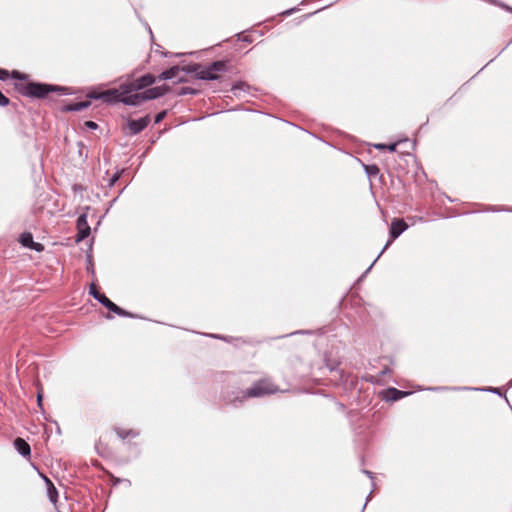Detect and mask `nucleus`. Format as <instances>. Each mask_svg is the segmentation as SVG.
<instances>
[{
	"label": "nucleus",
	"mask_w": 512,
	"mask_h": 512,
	"mask_svg": "<svg viewBox=\"0 0 512 512\" xmlns=\"http://www.w3.org/2000/svg\"><path fill=\"white\" fill-rule=\"evenodd\" d=\"M155 82V77L151 74H146L138 79L126 82L121 85L123 93H132L134 91H140Z\"/></svg>",
	"instance_id": "nucleus-4"
},
{
	"label": "nucleus",
	"mask_w": 512,
	"mask_h": 512,
	"mask_svg": "<svg viewBox=\"0 0 512 512\" xmlns=\"http://www.w3.org/2000/svg\"><path fill=\"white\" fill-rule=\"evenodd\" d=\"M167 91H168V88L166 86H157V87L149 88L143 92H144L145 100L147 101V100L159 98V97L163 96L164 94H166Z\"/></svg>",
	"instance_id": "nucleus-11"
},
{
	"label": "nucleus",
	"mask_w": 512,
	"mask_h": 512,
	"mask_svg": "<svg viewBox=\"0 0 512 512\" xmlns=\"http://www.w3.org/2000/svg\"><path fill=\"white\" fill-rule=\"evenodd\" d=\"M119 101L126 105L138 106L146 100L144 92L134 91L132 93L122 95V98H119Z\"/></svg>",
	"instance_id": "nucleus-7"
},
{
	"label": "nucleus",
	"mask_w": 512,
	"mask_h": 512,
	"mask_svg": "<svg viewBox=\"0 0 512 512\" xmlns=\"http://www.w3.org/2000/svg\"><path fill=\"white\" fill-rule=\"evenodd\" d=\"M277 387L270 381L264 379L256 382L245 392L246 397H262L277 392Z\"/></svg>",
	"instance_id": "nucleus-3"
},
{
	"label": "nucleus",
	"mask_w": 512,
	"mask_h": 512,
	"mask_svg": "<svg viewBox=\"0 0 512 512\" xmlns=\"http://www.w3.org/2000/svg\"><path fill=\"white\" fill-rule=\"evenodd\" d=\"M43 478H44V481H45L46 486H47V494H48V497H49L50 501L53 502V503H56L58 492H57L54 484L46 476H43Z\"/></svg>",
	"instance_id": "nucleus-14"
},
{
	"label": "nucleus",
	"mask_w": 512,
	"mask_h": 512,
	"mask_svg": "<svg viewBox=\"0 0 512 512\" xmlns=\"http://www.w3.org/2000/svg\"><path fill=\"white\" fill-rule=\"evenodd\" d=\"M88 97L92 99H103L102 92L92 91L88 93Z\"/></svg>",
	"instance_id": "nucleus-19"
},
{
	"label": "nucleus",
	"mask_w": 512,
	"mask_h": 512,
	"mask_svg": "<svg viewBox=\"0 0 512 512\" xmlns=\"http://www.w3.org/2000/svg\"><path fill=\"white\" fill-rule=\"evenodd\" d=\"M191 71L195 73V76L198 79L216 80L220 73L226 71V63L224 61H215L208 66L194 64Z\"/></svg>",
	"instance_id": "nucleus-1"
},
{
	"label": "nucleus",
	"mask_w": 512,
	"mask_h": 512,
	"mask_svg": "<svg viewBox=\"0 0 512 512\" xmlns=\"http://www.w3.org/2000/svg\"><path fill=\"white\" fill-rule=\"evenodd\" d=\"M89 106H90L89 101H81V102H77V103L69 105L67 107V110L68 111H81V110L88 108Z\"/></svg>",
	"instance_id": "nucleus-16"
},
{
	"label": "nucleus",
	"mask_w": 512,
	"mask_h": 512,
	"mask_svg": "<svg viewBox=\"0 0 512 512\" xmlns=\"http://www.w3.org/2000/svg\"><path fill=\"white\" fill-rule=\"evenodd\" d=\"M20 242H21V244L24 247H28V248L33 249L35 251L40 252V251L43 250V245L42 244L33 241V236H32L31 233H23L20 236Z\"/></svg>",
	"instance_id": "nucleus-10"
},
{
	"label": "nucleus",
	"mask_w": 512,
	"mask_h": 512,
	"mask_svg": "<svg viewBox=\"0 0 512 512\" xmlns=\"http://www.w3.org/2000/svg\"><path fill=\"white\" fill-rule=\"evenodd\" d=\"M180 69L178 66H173L171 67L170 69L166 70V71H163L159 76L158 78L160 80H169V79H172L174 77L177 76V74L179 73Z\"/></svg>",
	"instance_id": "nucleus-15"
},
{
	"label": "nucleus",
	"mask_w": 512,
	"mask_h": 512,
	"mask_svg": "<svg viewBox=\"0 0 512 512\" xmlns=\"http://www.w3.org/2000/svg\"><path fill=\"white\" fill-rule=\"evenodd\" d=\"M387 393L389 394L388 398L391 399V400H394V401L399 400L403 396L409 394V393H406V392L399 391V390H397L395 388H390Z\"/></svg>",
	"instance_id": "nucleus-17"
},
{
	"label": "nucleus",
	"mask_w": 512,
	"mask_h": 512,
	"mask_svg": "<svg viewBox=\"0 0 512 512\" xmlns=\"http://www.w3.org/2000/svg\"><path fill=\"white\" fill-rule=\"evenodd\" d=\"M121 87L119 89H109L102 92L103 100L105 102H120L119 98H122L124 95Z\"/></svg>",
	"instance_id": "nucleus-12"
},
{
	"label": "nucleus",
	"mask_w": 512,
	"mask_h": 512,
	"mask_svg": "<svg viewBox=\"0 0 512 512\" xmlns=\"http://www.w3.org/2000/svg\"><path fill=\"white\" fill-rule=\"evenodd\" d=\"M9 99L0 91V106H7Z\"/></svg>",
	"instance_id": "nucleus-20"
},
{
	"label": "nucleus",
	"mask_w": 512,
	"mask_h": 512,
	"mask_svg": "<svg viewBox=\"0 0 512 512\" xmlns=\"http://www.w3.org/2000/svg\"><path fill=\"white\" fill-rule=\"evenodd\" d=\"M374 147L378 150H389L391 152H394L396 150V147H397V143H392V144H389V145H386V144H375Z\"/></svg>",
	"instance_id": "nucleus-18"
},
{
	"label": "nucleus",
	"mask_w": 512,
	"mask_h": 512,
	"mask_svg": "<svg viewBox=\"0 0 512 512\" xmlns=\"http://www.w3.org/2000/svg\"><path fill=\"white\" fill-rule=\"evenodd\" d=\"M385 249H386V248L384 247V248H383V250L381 251V253L377 255V258H380V257H381V254L384 252V250H385Z\"/></svg>",
	"instance_id": "nucleus-27"
},
{
	"label": "nucleus",
	"mask_w": 512,
	"mask_h": 512,
	"mask_svg": "<svg viewBox=\"0 0 512 512\" xmlns=\"http://www.w3.org/2000/svg\"><path fill=\"white\" fill-rule=\"evenodd\" d=\"M61 87L46 85V84H39V83H28L25 84L21 89V93L26 96L31 97H44L46 96L50 91L54 90H62Z\"/></svg>",
	"instance_id": "nucleus-2"
},
{
	"label": "nucleus",
	"mask_w": 512,
	"mask_h": 512,
	"mask_svg": "<svg viewBox=\"0 0 512 512\" xmlns=\"http://www.w3.org/2000/svg\"><path fill=\"white\" fill-rule=\"evenodd\" d=\"M149 122V116H145L136 120H130L128 122V127L130 129L131 134H138L148 126Z\"/></svg>",
	"instance_id": "nucleus-9"
},
{
	"label": "nucleus",
	"mask_w": 512,
	"mask_h": 512,
	"mask_svg": "<svg viewBox=\"0 0 512 512\" xmlns=\"http://www.w3.org/2000/svg\"><path fill=\"white\" fill-rule=\"evenodd\" d=\"M77 242L82 241L90 234V226L87 222V215L81 214L77 219Z\"/></svg>",
	"instance_id": "nucleus-8"
},
{
	"label": "nucleus",
	"mask_w": 512,
	"mask_h": 512,
	"mask_svg": "<svg viewBox=\"0 0 512 512\" xmlns=\"http://www.w3.org/2000/svg\"><path fill=\"white\" fill-rule=\"evenodd\" d=\"M13 77L20 78V74L18 72H13Z\"/></svg>",
	"instance_id": "nucleus-25"
},
{
	"label": "nucleus",
	"mask_w": 512,
	"mask_h": 512,
	"mask_svg": "<svg viewBox=\"0 0 512 512\" xmlns=\"http://www.w3.org/2000/svg\"><path fill=\"white\" fill-rule=\"evenodd\" d=\"M85 126L90 129H96L98 127V125L93 121H86Z\"/></svg>",
	"instance_id": "nucleus-22"
},
{
	"label": "nucleus",
	"mask_w": 512,
	"mask_h": 512,
	"mask_svg": "<svg viewBox=\"0 0 512 512\" xmlns=\"http://www.w3.org/2000/svg\"><path fill=\"white\" fill-rule=\"evenodd\" d=\"M90 294L98 300L102 305H104L108 310L120 315V316H128L129 314L124 311L122 308L118 307L115 303H113L110 299H108L104 294H101L97 291L96 286L92 284L90 286Z\"/></svg>",
	"instance_id": "nucleus-5"
},
{
	"label": "nucleus",
	"mask_w": 512,
	"mask_h": 512,
	"mask_svg": "<svg viewBox=\"0 0 512 512\" xmlns=\"http://www.w3.org/2000/svg\"><path fill=\"white\" fill-rule=\"evenodd\" d=\"M14 446L16 450L19 452V454H21L24 457L29 456L31 453L29 444L22 438H17L14 441Z\"/></svg>",
	"instance_id": "nucleus-13"
},
{
	"label": "nucleus",
	"mask_w": 512,
	"mask_h": 512,
	"mask_svg": "<svg viewBox=\"0 0 512 512\" xmlns=\"http://www.w3.org/2000/svg\"><path fill=\"white\" fill-rule=\"evenodd\" d=\"M37 401H38V405L40 406L41 402H42V394L40 392L37 395Z\"/></svg>",
	"instance_id": "nucleus-24"
},
{
	"label": "nucleus",
	"mask_w": 512,
	"mask_h": 512,
	"mask_svg": "<svg viewBox=\"0 0 512 512\" xmlns=\"http://www.w3.org/2000/svg\"><path fill=\"white\" fill-rule=\"evenodd\" d=\"M408 225L403 219H394L390 227V240L386 243L387 248L396 238H398L406 229Z\"/></svg>",
	"instance_id": "nucleus-6"
},
{
	"label": "nucleus",
	"mask_w": 512,
	"mask_h": 512,
	"mask_svg": "<svg viewBox=\"0 0 512 512\" xmlns=\"http://www.w3.org/2000/svg\"><path fill=\"white\" fill-rule=\"evenodd\" d=\"M385 249H386V248L384 247V248H383V250L381 251V253L377 255V258H380V257H381V254L384 252V250H385Z\"/></svg>",
	"instance_id": "nucleus-26"
},
{
	"label": "nucleus",
	"mask_w": 512,
	"mask_h": 512,
	"mask_svg": "<svg viewBox=\"0 0 512 512\" xmlns=\"http://www.w3.org/2000/svg\"><path fill=\"white\" fill-rule=\"evenodd\" d=\"M8 76V72L6 70L0 69V79L4 80Z\"/></svg>",
	"instance_id": "nucleus-23"
},
{
	"label": "nucleus",
	"mask_w": 512,
	"mask_h": 512,
	"mask_svg": "<svg viewBox=\"0 0 512 512\" xmlns=\"http://www.w3.org/2000/svg\"><path fill=\"white\" fill-rule=\"evenodd\" d=\"M166 116V111H162L160 113H158L155 117V123L158 124L160 123Z\"/></svg>",
	"instance_id": "nucleus-21"
}]
</instances>
